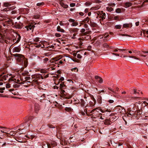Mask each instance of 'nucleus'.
Listing matches in <instances>:
<instances>
[{"label":"nucleus","instance_id":"1","mask_svg":"<svg viewBox=\"0 0 148 148\" xmlns=\"http://www.w3.org/2000/svg\"><path fill=\"white\" fill-rule=\"evenodd\" d=\"M25 123H28L27 125L29 127H35L38 124L37 122V119L35 118H33L32 117L30 116L28 117L26 116L25 119Z\"/></svg>","mask_w":148,"mask_h":148},{"label":"nucleus","instance_id":"2","mask_svg":"<svg viewBox=\"0 0 148 148\" xmlns=\"http://www.w3.org/2000/svg\"><path fill=\"white\" fill-rule=\"evenodd\" d=\"M12 56L15 57L16 59L19 62H24V65L25 67H27V65L28 62L27 60L24 57L23 55L20 54L16 53L15 54H12Z\"/></svg>","mask_w":148,"mask_h":148},{"label":"nucleus","instance_id":"3","mask_svg":"<svg viewBox=\"0 0 148 148\" xmlns=\"http://www.w3.org/2000/svg\"><path fill=\"white\" fill-rule=\"evenodd\" d=\"M142 112H148V110H145V108H143L141 109L138 110H137V113L138 114L140 115L141 114Z\"/></svg>","mask_w":148,"mask_h":148},{"label":"nucleus","instance_id":"4","mask_svg":"<svg viewBox=\"0 0 148 148\" xmlns=\"http://www.w3.org/2000/svg\"><path fill=\"white\" fill-rule=\"evenodd\" d=\"M32 77L33 78L40 79L41 78L42 79H43V77L40 74H36L32 76Z\"/></svg>","mask_w":148,"mask_h":148},{"label":"nucleus","instance_id":"5","mask_svg":"<svg viewBox=\"0 0 148 148\" xmlns=\"http://www.w3.org/2000/svg\"><path fill=\"white\" fill-rule=\"evenodd\" d=\"M116 109L119 112L122 113L125 111V109L122 108L120 106H116Z\"/></svg>","mask_w":148,"mask_h":148},{"label":"nucleus","instance_id":"6","mask_svg":"<svg viewBox=\"0 0 148 148\" xmlns=\"http://www.w3.org/2000/svg\"><path fill=\"white\" fill-rule=\"evenodd\" d=\"M21 50V48L20 46L15 47L14 48L12 49V52L14 53V52H19Z\"/></svg>","mask_w":148,"mask_h":148},{"label":"nucleus","instance_id":"7","mask_svg":"<svg viewBox=\"0 0 148 148\" xmlns=\"http://www.w3.org/2000/svg\"><path fill=\"white\" fill-rule=\"evenodd\" d=\"M34 27V25H33L32 24H29L26 27H25V28H26L27 31H28L29 30H33Z\"/></svg>","mask_w":148,"mask_h":148},{"label":"nucleus","instance_id":"8","mask_svg":"<svg viewBox=\"0 0 148 148\" xmlns=\"http://www.w3.org/2000/svg\"><path fill=\"white\" fill-rule=\"evenodd\" d=\"M100 15H101V16H100V18H102V21H103V20L105 19L106 16V14L103 11H101Z\"/></svg>","mask_w":148,"mask_h":148},{"label":"nucleus","instance_id":"9","mask_svg":"<svg viewBox=\"0 0 148 148\" xmlns=\"http://www.w3.org/2000/svg\"><path fill=\"white\" fill-rule=\"evenodd\" d=\"M132 26V23H125L123 25V27L124 28H127L131 27Z\"/></svg>","mask_w":148,"mask_h":148},{"label":"nucleus","instance_id":"10","mask_svg":"<svg viewBox=\"0 0 148 148\" xmlns=\"http://www.w3.org/2000/svg\"><path fill=\"white\" fill-rule=\"evenodd\" d=\"M14 8V7L12 6L10 7H8L3 9V11H8L10 10H13Z\"/></svg>","mask_w":148,"mask_h":148},{"label":"nucleus","instance_id":"11","mask_svg":"<svg viewBox=\"0 0 148 148\" xmlns=\"http://www.w3.org/2000/svg\"><path fill=\"white\" fill-rule=\"evenodd\" d=\"M132 5V3L129 2H126L124 3V7L126 8H128L131 6Z\"/></svg>","mask_w":148,"mask_h":148},{"label":"nucleus","instance_id":"12","mask_svg":"<svg viewBox=\"0 0 148 148\" xmlns=\"http://www.w3.org/2000/svg\"><path fill=\"white\" fill-rule=\"evenodd\" d=\"M16 38L17 39V40L16 42H15V43H18L20 41L21 38V36L19 35H18V36H16V38L15 39L13 40V42H15V40H16Z\"/></svg>","mask_w":148,"mask_h":148},{"label":"nucleus","instance_id":"13","mask_svg":"<svg viewBox=\"0 0 148 148\" xmlns=\"http://www.w3.org/2000/svg\"><path fill=\"white\" fill-rule=\"evenodd\" d=\"M87 23L90 25L92 27H95L96 24L95 23H92L91 20L90 21V22H89V20H88L87 22Z\"/></svg>","mask_w":148,"mask_h":148},{"label":"nucleus","instance_id":"14","mask_svg":"<svg viewBox=\"0 0 148 148\" xmlns=\"http://www.w3.org/2000/svg\"><path fill=\"white\" fill-rule=\"evenodd\" d=\"M57 145V143L55 142H53L51 143V146H50L48 145V148H51L52 147V148L56 146Z\"/></svg>","mask_w":148,"mask_h":148},{"label":"nucleus","instance_id":"15","mask_svg":"<svg viewBox=\"0 0 148 148\" xmlns=\"http://www.w3.org/2000/svg\"><path fill=\"white\" fill-rule=\"evenodd\" d=\"M88 107H89V106H86L85 107V108H86V109L84 110V112H86V114H87V115H88L89 114L91 113V111L90 110H87V108Z\"/></svg>","mask_w":148,"mask_h":148},{"label":"nucleus","instance_id":"16","mask_svg":"<svg viewBox=\"0 0 148 148\" xmlns=\"http://www.w3.org/2000/svg\"><path fill=\"white\" fill-rule=\"evenodd\" d=\"M3 6L5 7H7V8L10 7L11 6V4L8 2H5L3 3Z\"/></svg>","mask_w":148,"mask_h":148},{"label":"nucleus","instance_id":"17","mask_svg":"<svg viewBox=\"0 0 148 148\" xmlns=\"http://www.w3.org/2000/svg\"><path fill=\"white\" fill-rule=\"evenodd\" d=\"M40 107L39 105L38 104H36L35 105V112L37 113L39 110Z\"/></svg>","mask_w":148,"mask_h":148},{"label":"nucleus","instance_id":"18","mask_svg":"<svg viewBox=\"0 0 148 148\" xmlns=\"http://www.w3.org/2000/svg\"><path fill=\"white\" fill-rule=\"evenodd\" d=\"M142 106L144 107L143 108H145V110H147V107H145V106H148V103L144 101L142 103Z\"/></svg>","mask_w":148,"mask_h":148},{"label":"nucleus","instance_id":"19","mask_svg":"<svg viewBox=\"0 0 148 148\" xmlns=\"http://www.w3.org/2000/svg\"><path fill=\"white\" fill-rule=\"evenodd\" d=\"M57 29L58 32H65V31L63 29H61L59 26H58L57 27Z\"/></svg>","mask_w":148,"mask_h":148},{"label":"nucleus","instance_id":"20","mask_svg":"<svg viewBox=\"0 0 148 148\" xmlns=\"http://www.w3.org/2000/svg\"><path fill=\"white\" fill-rule=\"evenodd\" d=\"M97 101L98 103L99 104H101L102 102V97H101L99 95L98 96V99Z\"/></svg>","mask_w":148,"mask_h":148},{"label":"nucleus","instance_id":"21","mask_svg":"<svg viewBox=\"0 0 148 148\" xmlns=\"http://www.w3.org/2000/svg\"><path fill=\"white\" fill-rule=\"evenodd\" d=\"M60 89H64L66 88V86L64 84V83H61L60 84Z\"/></svg>","mask_w":148,"mask_h":148},{"label":"nucleus","instance_id":"22","mask_svg":"<svg viewBox=\"0 0 148 148\" xmlns=\"http://www.w3.org/2000/svg\"><path fill=\"white\" fill-rule=\"evenodd\" d=\"M60 5L64 8H66L68 7V5H67L64 4L62 2L60 3Z\"/></svg>","mask_w":148,"mask_h":148},{"label":"nucleus","instance_id":"23","mask_svg":"<svg viewBox=\"0 0 148 148\" xmlns=\"http://www.w3.org/2000/svg\"><path fill=\"white\" fill-rule=\"evenodd\" d=\"M121 17L119 16H117L114 17V19L120 21L121 20Z\"/></svg>","mask_w":148,"mask_h":148},{"label":"nucleus","instance_id":"24","mask_svg":"<svg viewBox=\"0 0 148 148\" xmlns=\"http://www.w3.org/2000/svg\"><path fill=\"white\" fill-rule=\"evenodd\" d=\"M47 125L51 128H55L56 127V125H53L50 124H47Z\"/></svg>","mask_w":148,"mask_h":148},{"label":"nucleus","instance_id":"25","mask_svg":"<svg viewBox=\"0 0 148 148\" xmlns=\"http://www.w3.org/2000/svg\"><path fill=\"white\" fill-rule=\"evenodd\" d=\"M15 26L16 28H18V29H21V26L18 24L17 22H15Z\"/></svg>","mask_w":148,"mask_h":148},{"label":"nucleus","instance_id":"26","mask_svg":"<svg viewBox=\"0 0 148 148\" xmlns=\"http://www.w3.org/2000/svg\"><path fill=\"white\" fill-rule=\"evenodd\" d=\"M85 29H84L82 28L80 30V32L82 33H84V35H87L88 34V33L86 32H85Z\"/></svg>","mask_w":148,"mask_h":148},{"label":"nucleus","instance_id":"27","mask_svg":"<svg viewBox=\"0 0 148 148\" xmlns=\"http://www.w3.org/2000/svg\"><path fill=\"white\" fill-rule=\"evenodd\" d=\"M104 123V124L106 125H110V121L108 119H106Z\"/></svg>","mask_w":148,"mask_h":148},{"label":"nucleus","instance_id":"28","mask_svg":"<svg viewBox=\"0 0 148 148\" xmlns=\"http://www.w3.org/2000/svg\"><path fill=\"white\" fill-rule=\"evenodd\" d=\"M80 101L81 106H84L85 104V101L83 99H81L80 100Z\"/></svg>","mask_w":148,"mask_h":148},{"label":"nucleus","instance_id":"29","mask_svg":"<svg viewBox=\"0 0 148 148\" xmlns=\"http://www.w3.org/2000/svg\"><path fill=\"white\" fill-rule=\"evenodd\" d=\"M26 137H27L28 138H30L32 140L34 137V136L32 135L28 136V135L25 136Z\"/></svg>","mask_w":148,"mask_h":148},{"label":"nucleus","instance_id":"30","mask_svg":"<svg viewBox=\"0 0 148 148\" xmlns=\"http://www.w3.org/2000/svg\"><path fill=\"white\" fill-rule=\"evenodd\" d=\"M118 49L122 51H123L126 53H127L128 50L127 49Z\"/></svg>","mask_w":148,"mask_h":148},{"label":"nucleus","instance_id":"31","mask_svg":"<svg viewBox=\"0 0 148 148\" xmlns=\"http://www.w3.org/2000/svg\"><path fill=\"white\" fill-rule=\"evenodd\" d=\"M8 39V40H4V42L7 44L10 43L12 41V40H11V39L10 38H9Z\"/></svg>","mask_w":148,"mask_h":148},{"label":"nucleus","instance_id":"32","mask_svg":"<svg viewBox=\"0 0 148 148\" xmlns=\"http://www.w3.org/2000/svg\"><path fill=\"white\" fill-rule=\"evenodd\" d=\"M107 10L109 12H111L113 10V9L111 7H108L107 8Z\"/></svg>","mask_w":148,"mask_h":148},{"label":"nucleus","instance_id":"33","mask_svg":"<svg viewBox=\"0 0 148 148\" xmlns=\"http://www.w3.org/2000/svg\"><path fill=\"white\" fill-rule=\"evenodd\" d=\"M79 29L77 28H74L72 29V31L75 33H77Z\"/></svg>","mask_w":148,"mask_h":148},{"label":"nucleus","instance_id":"34","mask_svg":"<svg viewBox=\"0 0 148 148\" xmlns=\"http://www.w3.org/2000/svg\"><path fill=\"white\" fill-rule=\"evenodd\" d=\"M121 27V25H116L115 26V28L117 29H120Z\"/></svg>","mask_w":148,"mask_h":148},{"label":"nucleus","instance_id":"35","mask_svg":"<svg viewBox=\"0 0 148 148\" xmlns=\"http://www.w3.org/2000/svg\"><path fill=\"white\" fill-rule=\"evenodd\" d=\"M116 12L117 13H120L121 12V10L120 8H117L116 10Z\"/></svg>","mask_w":148,"mask_h":148},{"label":"nucleus","instance_id":"36","mask_svg":"<svg viewBox=\"0 0 148 148\" xmlns=\"http://www.w3.org/2000/svg\"><path fill=\"white\" fill-rule=\"evenodd\" d=\"M133 94H136L137 93L138 94H139V93L138 92H137V89H133Z\"/></svg>","mask_w":148,"mask_h":148},{"label":"nucleus","instance_id":"37","mask_svg":"<svg viewBox=\"0 0 148 148\" xmlns=\"http://www.w3.org/2000/svg\"><path fill=\"white\" fill-rule=\"evenodd\" d=\"M78 25V23L75 22V21L73 22V23L72 24V25L73 26H76Z\"/></svg>","mask_w":148,"mask_h":148},{"label":"nucleus","instance_id":"38","mask_svg":"<svg viewBox=\"0 0 148 148\" xmlns=\"http://www.w3.org/2000/svg\"><path fill=\"white\" fill-rule=\"evenodd\" d=\"M5 89V87H3L2 88H0V92L3 93V90Z\"/></svg>","mask_w":148,"mask_h":148},{"label":"nucleus","instance_id":"39","mask_svg":"<svg viewBox=\"0 0 148 148\" xmlns=\"http://www.w3.org/2000/svg\"><path fill=\"white\" fill-rule=\"evenodd\" d=\"M89 18L88 17H86V18L84 19V20L83 21V22H85L86 21H87L88 20L89 21Z\"/></svg>","mask_w":148,"mask_h":148},{"label":"nucleus","instance_id":"40","mask_svg":"<svg viewBox=\"0 0 148 148\" xmlns=\"http://www.w3.org/2000/svg\"><path fill=\"white\" fill-rule=\"evenodd\" d=\"M20 86V85L19 84H15L13 85V87L14 88H18Z\"/></svg>","mask_w":148,"mask_h":148},{"label":"nucleus","instance_id":"41","mask_svg":"<svg viewBox=\"0 0 148 148\" xmlns=\"http://www.w3.org/2000/svg\"><path fill=\"white\" fill-rule=\"evenodd\" d=\"M128 57L129 58H134L135 59H137V60L138 59V58H136L135 57H134V56H128Z\"/></svg>","mask_w":148,"mask_h":148},{"label":"nucleus","instance_id":"42","mask_svg":"<svg viewBox=\"0 0 148 148\" xmlns=\"http://www.w3.org/2000/svg\"><path fill=\"white\" fill-rule=\"evenodd\" d=\"M85 4L86 6H89L91 4V3L90 2H86Z\"/></svg>","mask_w":148,"mask_h":148},{"label":"nucleus","instance_id":"43","mask_svg":"<svg viewBox=\"0 0 148 148\" xmlns=\"http://www.w3.org/2000/svg\"><path fill=\"white\" fill-rule=\"evenodd\" d=\"M43 4H44V3L43 2L39 3L37 4V5L38 6H39Z\"/></svg>","mask_w":148,"mask_h":148},{"label":"nucleus","instance_id":"44","mask_svg":"<svg viewBox=\"0 0 148 148\" xmlns=\"http://www.w3.org/2000/svg\"><path fill=\"white\" fill-rule=\"evenodd\" d=\"M98 81L99 83H102V82H103V80H102V78H101V77H100V78L99 79H98Z\"/></svg>","mask_w":148,"mask_h":148},{"label":"nucleus","instance_id":"45","mask_svg":"<svg viewBox=\"0 0 148 148\" xmlns=\"http://www.w3.org/2000/svg\"><path fill=\"white\" fill-rule=\"evenodd\" d=\"M69 21L70 22H73H73H74L75 21V20L73 19H72V18H70L69 19Z\"/></svg>","mask_w":148,"mask_h":148},{"label":"nucleus","instance_id":"46","mask_svg":"<svg viewBox=\"0 0 148 148\" xmlns=\"http://www.w3.org/2000/svg\"><path fill=\"white\" fill-rule=\"evenodd\" d=\"M75 4L74 3H71L70 4V6L71 7H73L75 6Z\"/></svg>","mask_w":148,"mask_h":148},{"label":"nucleus","instance_id":"47","mask_svg":"<svg viewBox=\"0 0 148 148\" xmlns=\"http://www.w3.org/2000/svg\"><path fill=\"white\" fill-rule=\"evenodd\" d=\"M71 108H65V110L67 111H71Z\"/></svg>","mask_w":148,"mask_h":148},{"label":"nucleus","instance_id":"48","mask_svg":"<svg viewBox=\"0 0 148 148\" xmlns=\"http://www.w3.org/2000/svg\"><path fill=\"white\" fill-rule=\"evenodd\" d=\"M55 36L57 37H60L61 36V35L58 33H56L55 34Z\"/></svg>","mask_w":148,"mask_h":148},{"label":"nucleus","instance_id":"49","mask_svg":"<svg viewBox=\"0 0 148 148\" xmlns=\"http://www.w3.org/2000/svg\"><path fill=\"white\" fill-rule=\"evenodd\" d=\"M77 57L78 58L80 59L81 58L82 56L80 54H77Z\"/></svg>","mask_w":148,"mask_h":148},{"label":"nucleus","instance_id":"50","mask_svg":"<svg viewBox=\"0 0 148 148\" xmlns=\"http://www.w3.org/2000/svg\"><path fill=\"white\" fill-rule=\"evenodd\" d=\"M60 83V81H56L55 82V84L56 85H58Z\"/></svg>","mask_w":148,"mask_h":148},{"label":"nucleus","instance_id":"51","mask_svg":"<svg viewBox=\"0 0 148 148\" xmlns=\"http://www.w3.org/2000/svg\"><path fill=\"white\" fill-rule=\"evenodd\" d=\"M34 40L36 42H38L39 41V38H36Z\"/></svg>","mask_w":148,"mask_h":148},{"label":"nucleus","instance_id":"52","mask_svg":"<svg viewBox=\"0 0 148 148\" xmlns=\"http://www.w3.org/2000/svg\"><path fill=\"white\" fill-rule=\"evenodd\" d=\"M6 88H10V84H6Z\"/></svg>","mask_w":148,"mask_h":148},{"label":"nucleus","instance_id":"53","mask_svg":"<svg viewBox=\"0 0 148 148\" xmlns=\"http://www.w3.org/2000/svg\"><path fill=\"white\" fill-rule=\"evenodd\" d=\"M121 35L122 36H127L129 37H130V36L129 35H127L126 34H121Z\"/></svg>","mask_w":148,"mask_h":148},{"label":"nucleus","instance_id":"54","mask_svg":"<svg viewBox=\"0 0 148 148\" xmlns=\"http://www.w3.org/2000/svg\"><path fill=\"white\" fill-rule=\"evenodd\" d=\"M64 80V78L63 77H61L59 79V81H63Z\"/></svg>","mask_w":148,"mask_h":148},{"label":"nucleus","instance_id":"55","mask_svg":"<svg viewBox=\"0 0 148 148\" xmlns=\"http://www.w3.org/2000/svg\"><path fill=\"white\" fill-rule=\"evenodd\" d=\"M34 18L36 19L38 18H40L39 15H35L34 16Z\"/></svg>","mask_w":148,"mask_h":148},{"label":"nucleus","instance_id":"56","mask_svg":"<svg viewBox=\"0 0 148 148\" xmlns=\"http://www.w3.org/2000/svg\"><path fill=\"white\" fill-rule=\"evenodd\" d=\"M48 60V59L47 58H45L43 59L44 62H45L47 61Z\"/></svg>","mask_w":148,"mask_h":148},{"label":"nucleus","instance_id":"57","mask_svg":"<svg viewBox=\"0 0 148 148\" xmlns=\"http://www.w3.org/2000/svg\"><path fill=\"white\" fill-rule=\"evenodd\" d=\"M30 77H25V79H26V80L29 79H30Z\"/></svg>","mask_w":148,"mask_h":148},{"label":"nucleus","instance_id":"58","mask_svg":"<svg viewBox=\"0 0 148 148\" xmlns=\"http://www.w3.org/2000/svg\"><path fill=\"white\" fill-rule=\"evenodd\" d=\"M115 4L114 3H111L110 5V6H112V7H114V6H115Z\"/></svg>","mask_w":148,"mask_h":148},{"label":"nucleus","instance_id":"59","mask_svg":"<svg viewBox=\"0 0 148 148\" xmlns=\"http://www.w3.org/2000/svg\"><path fill=\"white\" fill-rule=\"evenodd\" d=\"M100 77H99V76L97 75L95 76V78L96 79H99L100 78Z\"/></svg>","mask_w":148,"mask_h":148},{"label":"nucleus","instance_id":"60","mask_svg":"<svg viewBox=\"0 0 148 148\" xmlns=\"http://www.w3.org/2000/svg\"><path fill=\"white\" fill-rule=\"evenodd\" d=\"M10 134L11 135H12V136H14L15 134V133H14L12 132H10Z\"/></svg>","mask_w":148,"mask_h":148},{"label":"nucleus","instance_id":"61","mask_svg":"<svg viewBox=\"0 0 148 148\" xmlns=\"http://www.w3.org/2000/svg\"><path fill=\"white\" fill-rule=\"evenodd\" d=\"M61 90V91L64 94V93L65 92L64 90H63V89H60Z\"/></svg>","mask_w":148,"mask_h":148},{"label":"nucleus","instance_id":"62","mask_svg":"<svg viewBox=\"0 0 148 148\" xmlns=\"http://www.w3.org/2000/svg\"><path fill=\"white\" fill-rule=\"evenodd\" d=\"M63 63V62H62V60H60L59 62L58 63V64H61L62 63Z\"/></svg>","mask_w":148,"mask_h":148},{"label":"nucleus","instance_id":"63","mask_svg":"<svg viewBox=\"0 0 148 148\" xmlns=\"http://www.w3.org/2000/svg\"><path fill=\"white\" fill-rule=\"evenodd\" d=\"M139 21H138L135 24L136 26H138L139 25Z\"/></svg>","mask_w":148,"mask_h":148},{"label":"nucleus","instance_id":"64","mask_svg":"<svg viewBox=\"0 0 148 148\" xmlns=\"http://www.w3.org/2000/svg\"><path fill=\"white\" fill-rule=\"evenodd\" d=\"M108 102L110 103H112L114 102V101L112 100H109L108 101Z\"/></svg>","mask_w":148,"mask_h":148}]
</instances>
